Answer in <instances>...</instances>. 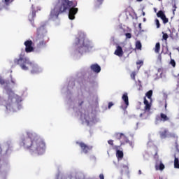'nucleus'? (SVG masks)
<instances>
[{
    "label": "nucleus",
    "instance_id": "nucleus-1",
    "mask_svg": "<svg viewBox=\"0 0 179 179\" xmlns=\"http://www.w3.org/2000/svg\"><path fill=\"white\" fill-rule=\"evenodd\" d=\"M76 6H78V2L76 1L58 0L54 8L50 11V19L52 20L58 19L59 15L65 13L66 10H69V18L70 20H73L75 19V15L79 10Z\"/></svg>",
    "mask_w": 179,
    "mask_h": 179
},
{
    "label": "nucleus",
    "instance_id": "nucleus-2",
    "mask_svg": "<svg viewBox=\"0 0 179 179\" xmlns=\"http://www.w3.org/2000/svg\"><path fill=\"white\" fill-rule=\"evenodd\" d=\"M20 144L24 149L31 150V152L37 153V155H43L47 148L44 140H42L37 134L31 132H28L26 136L22 137Z\"/></svg>",
    "mask_w": 179,
    "mask_h": 179
},
{
    "label": "nucleus",
    "instance_id": "nucleus-3",
    "mask_svg": "<svg viewBox=\"0 0 179 179\" xmlns=\"http://www.w3.org/2000/svg\"><path fill=\"white\" fill-rule=\"evenodd\" d=\"M14 64L20 66L22 71H29V68H31V73H38V66L30 61V59L26 57L24 52H21L19 58L14 59Z\"/></svg>",
    "mask_w": 179,
    "mask_h": 179
},
{
    "label": "nucleus",
    "instance_id": "nucleus-4",
    "mask_svg": "<svg viewBox=\"0 0 179 179\" xmlns=\"http://www.w3.org/2000/svg\"><path fill=\"white\" fill-rule=\"evenodd\" d=\"M7 94L8 95V98L4 101L3 106L6 107L7 111H10L11 110H13L15 103H19L20 96L15 94L10 89L7 90Z\"/></svg>",
    "mask_w": 179,
    "mask_h": 179
},
{
    "label": "nucleus",
    "instance_id": "nucleus-5",
    "mask_svg": "<svg viewBox=\"0 0 179 179\" xmlns=\"http://www.w3.org/2000/svg\"><path fill=\"white\" fill-rule=\"evenodd\" d=\"M75 44L77 45V50L80 54H83V52L88 51L90 48H92V44L85 37V35H80L79 37L76 38Z\"/></svg>",
    "mask_w": 179,
    "mask_h": 179
},
{
    "label": "nucleus",
    "instance_id": "nucleus-6",
    "mask_svg": "<svg viewBox=\"0 0 179 179\" xmlns=\"http://www.w3.org/2000/svg\"><path fill=\"white\" fill-rule=\"evenodd\" d=\"M45 33H47V31H45L44 26L40 27L37 29L36 41L38 43L37 45L38 48L45 47V45H47V43H48L49 38L45 36Z\"/></svg>",
    "mask_w": 179,
    "mask_h": 179
},
{
    "label": "nucleus",
    "instance_id": "nucleus-7",
    "mask_svg": "<svg viewBox=\"0 0 179 179\" xmlns=\"http://www.w3.org/2000/svg\"><path fill=\"white\" fill-rule=\"evenodd\" d=\"M76 144L79 145V146L81 149V152H83V153H85V155H87V153H89L90 152V150H92L93 149V146L88 145L83 142L77 141Z\"/></svg>",
    "mask_w": 179,
    "mask_h": 179
},
{
    "label": "nucleus",
    "instance_id": "nucleus-8",
    "mask_svg": "<svg viewBox=\"0 0 179 179\" xmlns=\"http://www.w3.org/2000/svg\"><path fill=\"white\" fill-rule=\"evenodd\" d=\"M160 138L162 139H166V138H176V134L169 133L167 129H164L163 131H159Z\"/></svg>",
    "mask_w": 179,
    "mask_h": 179
},
{
    "label": "nucleus",
    "instance_id": "nucleus-9",
    "mask_svg": "<svg viewBox=\"0 0 179 179\" xmlns=\"http://www.w3.org/2000/svg\"><path fill=\"white\" fill-rule=\"evenodd\" d=\"M25 45V52H33L34 48L33 47V41L27 40L24 43Z\"/></svg>",
    "mask_w": 179,
    "mask_h": 179
},
{
    "label": "nucleus",
    "instance_id": "nucleus-10",
    "mask_svg": "<svg viewBox=\"0 0 179 179\" xmlns=\"http://www.w3.org/2000/svg\"><path fill=\"white\" fill-rule=\"evenodd\" d=\"M116 138L119 141H120V146H122V145H125V143H128V138L125 136V134L122 133H117L116 134Z\"/></svg>",
    "mask_w": 179,
    "mask_h": 179
},
{
    "label": "nucleus",
    "instance_id": "nucleus-11",
    "mask_svg": "<svg viewBox=\"0 0 179 179\" xmlns=\"http://www.w3.org/2000/svg\"><path fill=\"white\" fill-rule=\"evenodd\" d=\"M157 17H160V19H162L164 24L169 23V18L166 17V14H164V12H163V10L158 11V13H157Z\"/></svg>",
    "mask_w": 179,
    "mask_h": 179
},
{
    "label": "nucleus",
    "instance_id": "nucleus-12",
    "mask_svg": "<svg viewBox=\"0 0 179 179\" xmlns=\"http://www.w3.org/2000/svg\"><path fill=\"white\" fill-rule=\"evenodd\" d=\"M90 68L91 71L95 72V73H99L101 71V67L97 64H92Z\"/></svg>",
    "mask_w": 179,
    "mask_h": 179
},
{
    "label": "nucleus",
    "instance_id": "nucleus-13",
    "mask_svg": "<svg viewBox=\"0 0 179 179\" xmlns=\"http://www.w3.org/2000/svg\"><path fill=\"white\" fill-rule=\"evenodd\" d=\"M115 55L117 57H122L124 55V51L122 50V48L118 45L115 51Z\"/></svg>",
    "mask_w": 179,
    "mask_h": 179
},
{
    "label": "nucleus",
    "instance_id": "nucleus-14",
    "mask_svg": "<svg viewBox=\"0 0 179 179\" xmlns=\"http://www.w3.org/2000/svg\"><path fill=\"white\" fill-rule=\"evenodd\" d=\"M159 121H162V122H166L167 121H170V117H169V116H167V115L162 113H160V116L159 117Z\"/></svg>",
    "mask_w": 179,
    "mask_h": 179
},
{
    "label": "nucleus",
    "instance_id": "nucleus-15",
    "mask_svg": "<svg viewBox=\"0 0 179 179\" xmlns=\"http://www.w3.org/2000/svg\"><path fill=\"white\" fill-rule=\"evenodd\" d=\"M165 167L166 166L163 164L162 161L157 162L155 164L156 170H160L161 171H163V169H165Z\"/></svg>",
    "mask_w": 179,
    "mask_h": 179
},
{
    "label": "nucleus",
    "instance_id": "nucleus-16",
    "mask_svg": "<svg viewBox=\"0 0 179 179\" xmlns=\"http://www.w3.org/2000/svg\"><path fill=\"white\" fill-rule=\"evenodd\" d=\"M122 99L123 101L124 102L126 107H128L129 106V100L128 99V93L125 92L123 94Z\"/></svg>",
    "mask_w": 179,
    "mask_h": 179
},
{
    "label": "nucleus",
    "instance_id": "nucleus-17",
    "mask_svg": "<svg viewBox=\"0 0 179 179\" xmlns=\"http://www.w3.org/2000/svg\"><path fill=\"white\" fill-rule=\"evenodd\" d=\"M144 104H145L144 110L145 111H150V108L152 106L150 105V103H149V101L146 99L145 96L144 97Z\"/></svg>",
    "mask_w": 179,
    "mask_h": 179
},
{
    "label": "nucleus",
    "instance_id": "nucleus-18",
    "mask_svg": "<svg viewBox=\"0 0 179 179\" xmlns=\"http://www.w3.org/2000/svg\"><path fill=\"white\" fill-rule=\"evenodd\" d=\"M116 157L117 160H122V159H124V152H122V150H117Z\"/></svg>",
    "mask_w": 179,
    "mask_h": 179
},
{
    "label": "nucleus",
    "instance_id": "nucleus-19",
    "mask_svg": "<svg viewBox=\"0 0 179 179\" xmlns=\"http://www.w3.org/2000/svg\"><path fill=\"white\" fill-rule=\"evenodd\" d=\"M124 173H129V167H128V165L122 166L121 174H124Z\"/></svg>",
    "mask_w": 179,
    "mask_h": 179
},
{
    "label": "nucleus",
    "instance_id": "nucleus-20",
    "mask_svg": "<svg viewBox=\"0 0 179 179\" xmlns=\"http://www.w3.org/2000/svg\"><path fill=\"white\" fill-rule=\"evenodd\" d=\"M155 52L156 54H159L160 52V43H157L155 45Z\"/></svg>",
    "mask_w": 179,
    "mask_h": 179
},
{
    "label": "nucleus",
    "instance_id": "nucleus-21",
    "mask_svg": "<svg viewBox=\"0 0 179 179\" xmlns=\"http://www.w3.org/2000/svg\"><path fill=\"white\" fill-rule=\"evenodd\" d=\"M12 2H13V0H2V3H4L6 6H9Z\"/></svg>",
    "mask_w": 179,
    "mask_h": 179
},
{
    "label": "nucleus",
    "instance_id": "nucleus-22",
    "mask_svg": "<svg viewBox=\"0 0 179 179\" xmlns=\"http://www.w3.org/2000/svg\"><path fill=\"white\" fill-rule=\"evenodd\" d=\"M136 48L137 50H142V43H141L140 41H137L136 42Z\"/></svg>",
    "mask_w": 179,
    "mask_h": 179
},
{
    "label": "nucleus",
    "instance_id": "nucleus-23",
    "mask_svg": "<svg viewBox=\"0 0 179 179\" xmlns=\"http://www.w3.org/2000/svg\"><path fill=\"white\" fill-rule=\"evenodd\" d=\"M153 94V91L152 90H149L148 92H146L145 96L148 97V99H152V96Z\"/></svg>",
    "mask_w": 179,
    "mask_h": 179
},
{
    "label": "nucleus",
    "instance_id": "nucleus-24",
    "mask_svg": "<svg viewBox=\"0 0 179 179\" xmlns=\"http://www.w3.org/2000/svg\"><path fill=\"white\" fill-rule=\"evenodd\" d=\"M113 150H116V152H117L118 150H120V149H121V145H113Z\"/></svg>",
    "mask_w": 179,
    "mask_h": 179
},
{
    "label": "nucleus",
    "instance_id": "nucleus-25",
    "mask_svg": "<svg viewBox=\"0 0 179 179\" xmlns=\"http://www.w3.org/2000/svg\"><path fill=\"white\" fill-rule=\"evenodd\" d=\"M170 65L173 66V68H176V61L173 59H171L170 61Z\"/></svg>",
    "mask_w": 179,
    "mask_h": 179
},
{
    "label": "nucleus",
    "instance_id": "nucleus-26",
    "mask_svg": "<svg viewBox=\"0 0 179 179\" xmlns=\"http://www.w3.org/2000/svg\"><path fill=\"white\" fill-rule=\"evenodd\" d=\"M155 23H156L157 29H160V22L159 21V19L155 20Z\"/></svg>",
    "mask_w": 179,
    "mask_h": 179
},
{
    "label": "nucleus",
    "instance_id": "nucleus-27",
    "mask_svg": "<svg viewBox=\"0 0 179 179\" xmlns=\"http://www.w3.org/2000/svg\"><path fill=\"white\" fill-rule=\"evenodd\" d=\"M131 79H133V80H135V77L136 76V73H135V71H133L131 75H130Z\"/></svg>",
    "mask_w": 179,
    "mask_h": 179
},
{
    "label": "nucleus",
    "instance_id": "nucleus-28",
    "mask_svg": "<svg viewBox=\"0 0 179 179\" xmlns=\"http://www.w3.org/2000/svg\"><path fill=\"white\" fill-rule=\"evenodd\" d=\"M162 38L163 40L167 41V38H169V35L167 34L163 33Z\"/></svg>",
    "mask_w": 179,
    "mask_h": 179
},
{
    "label": "nucleus",
    "instance_id": "nucleus-29",
    "mask_svg": "<svg viewBox=\"0 0 179 179\" xmlns=\"http://www.w3.org/2000/svg\"><path fill=\"white\" fill-rule=\"evenodd\" d=\"M136 65H140V68H141V66H143V60H138L136 62Z\"/></svg>",
    "mask_w": 179,
    "mask_h": 179
},
{
    "label": "nucleus",
    "instance_id": "nucleus-30",
    "mask_svg": "<svg viewBox=\"0 0 179 179\" xmlns=\"http://www.w3.org/2000/svg\"><path fill=\"white\" fill-rule=\"evenodd\" d=\"M108 145H110L111 146H114V141L113 140H109L108 141Z\"/></svg>",
    "mask_w": 179,
    "mask_h": 179
},
{
    "label": "nucleus",
    "instance_id": "nucleus-31",
    "mask_svg": "<svg viewBox=\"0 0 179 179\" xmlns=\"http://www.w3.org/2000/svg\"><path fill=\"white\" fill-rule=\"evenodd\" d=\"M125 36L127 38H131V37H132V35L131 34V33H126Z\"/></svg>",
    "mask_w": 179,
    "mask_h": 179
},
{
    "label": "nucleus",
    "instance_id": "nucleus-32",
    "mask_svg": "<svg viewBox=\"0 0 179 179\" xmlns=\"http://www.w3.org/2000/svg\"><path fill=\"white\" fill-rule=\"evenodd\" d=\"M30 16H31L32 19H34V17H36V11H32Z\"/></svg>",
    "mask_w": 179,
    "mask_h": 179
},
{
    "label": "nucleus",
    "instance_id": "nucleus-33",
    "mask_svg": "<svg viewBox=\"0 0 179 179\" xmlns=\"http://www.w3.org/2000/svg\"><path fill=\"white\" fill-rule=\"evenodd\" d=\"M113 106H114V103L113 102H109L108 105V108L110 110V108H111Z\"/></svg>",
    "mask_w": 179,
    "mask_h": 179
},
{
    "label": "nucleus",
    "instance_id": "nucleus-34",
    "mask_svg": "<svg viewBox=\"0 0 179 179\" xmlns=\"http://www.w3.org/2000/svg\"><path fill=\"white\" fill-rule=\"evenodd\" d=\"M0 85H5V80L2 78H0Z\"/></svg>",
    "mask_w": 179,
    "mask_h": 179
},
{
    "label": "nucleus",
    "instance_id": "nucleus-35",
    "mask_svg": "<svg viewBox=\"0 0 179 179\" xmlns=\"http://www.w3.org/2000/svg\"><path fill=\"white\" fill-rule=\"evenodd\" d=\"M103 1L104 0H96L98 5H101V3H103Z\"/></svg>",
    "mask_w": 179,
    "mask_h": 179
},
{
    "label": "nucleus",
    "instance_id": "nucleus-36",
    "mask_svg": "<svg viewBox=\"0 0 179 179\" xmlns=\"http://www.w3.org/2000/svg\"><path fill=\"white\" fill-rule=\"evenodd\" d=\"M173 8H174V9H173V12L174 13V12H176V9H177V6H176V4H174Z\"/></svg>",
    "mask_w": 179,
    "mask_h": 179
},
{
    "label": "nucleus",
    "instance_id": "nucleus-37",
    "mask_svg": "<svg viewBox=\"0 0 179 179\" xmlns=\"http://www.w3.org/2000/svg\"><path fill=\"white\" fill-rule=\"evenodd\" d=\"M99 178H100V179H104V175H103V173H101V174L99 175Z\"/></svg>",
    "mask_w": 179,
    "mask_h": 179
},
{
    "label": "nucleus",
    "instance_id": "nucleus-38",
    "mask_svg": "<svg viewBox=\"0 0 179 179\" xmlns=\"http://www.w3.org/2000/svg\"><path fill=\"white\" fill-rule=\"evenodd\" d=\"M82 104H83V101L79 103V106H82Z\"/></svg>",
    "mask_w": 179,
    "mask_h": 179
},
{
    "label": "nucleus",
    "instance_id": "nucleus-39",
    "mask_svg": "<svg viewBox=\"0 0 179 179\" xmlns=\"http://www.w3.org/2000/svg\"><path fill=\"white\" fill-rule=\"evenodd\" d=\"M138 174H139V175L142 174V171L139 170V171H138Z\"/></svg>",
    "mask_w": 179,
    "mask_h": 179
},
{
    "label": "nucleus",
    "instance_id": "nucleus-40",
    "mask_svg": "<svg viewBox=\"0 0 179 179\" xmlns=\"http://www.w3.org/2000/svg\"><path fill=\"white\" fill-rule=\"evenodd\" d=\"M130 145L131 146V148H134V144H132V143H130Z\"/></svg>",
    "mask_w": 179,
    "mask_h": 179
},
{
    "label": "nucleus",
    "instance_id": "nucleus-41",
    "mask_svg": "<svg viewBox=\"0 0 179 179\" xmlns=\"http://www.w3.org/2000/svg\"><path fill=\"white\" fill-rule=\"evenodd\" d=\"M142 15H143V16H145V15H146V14L145 13V12H143Z\"/></svg>",
    "mask_w": 179,
    "mask_h": 179
},
{
    "label": "nucleus",
    "instance_id": "nucleus-42",
    "mask_svg": "<svg viewBox=\"0 0 179 179\" xmlns=\"http://www.w3.org/2000/svg\"><path fill=\"white\" fill-rule=\"evenodd\" d=\"M165 108H167V103H165Z\"/></svg>",
    "mask_w": 179,
    "mask_h": 179
},
{
    "label": "nucleus",
    "instance_id": "nucleus-43",
    "mask_svg": "<svg viewBox=\"0 0 179 179\" xmlns=\"http://www.w3.org/2000/svg\"><path fill=\"white\" fill-rule=\"evenodd\" d=\"M141 26H142V24H139V27L141 28Z\"/></svg>",
    "mask_w": 179,
    "mask_h": 179
},
{
    "label": "nucleus",
    "instance_id": "nucleus-44",
    "mask_svg": "<svg viewBox=\"0 0 179 179\" xmlns=\"http://www.w3.org/2000/svg\"><path fill=\"white\" fill-rule=\"evenodd\" d=\"M12 83H15V82L13 80H11Z\"/></svg>",
    "mask_w": 179,
    "mask_h": 179
},
{
    "label": "nucleus",
    "instance_id": "nucleus-45",
    "mask_svg": "<svg viewBox=\"0 0 179 179\" xmlns=\"http://www.w3.org/2000/svg\"><path fill=\"white\" fill-rule=\"evenodd\" d=\"M159 179H163V178H162V177H159Z\"/></svg>",
    "mask_w": 179,
    "mask_h": 179
},
{
    "label": "nucleus",
    "instance_id": "nucleus-46",
    "mask_svg": "<svg viewBox=\"0 0 179 179\" xmlns=\"http://www.w3.org/2000/svg\"><path fill=\"white\" fill-rule=\"evenodd\" d=\"M137 1H142V0H137Z\"/></svg>",
    "mask_w": 179,
    "mask_h": 179
},
{
    "label": "nucleus",
    "instance_id": "nucleus-47",
    "mask_svg": "<svg viewBox=\"0 0 179 179\" xmlns=\"http://www.w3.org/2000/svg\"><path fill=\"white\" fill-rule=\"evenodd\" d=\"M0 101H1V96H0Z\"/></svg>",
    "mask_w": 179,
    "mask_h": 179
}]
</instances>
